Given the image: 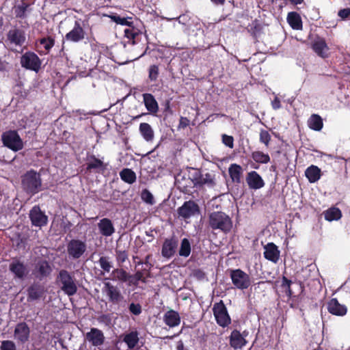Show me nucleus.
Returning a JSON list of instances; mask_svg holds the SVG:
<instances>
[{"instance_id": "f257e3e1", "label": "nucleus", "mask_w": 350, "mask_h": 350, "mask_svg": "<svg viewBox=\"0 0 350 350\" xmlns=\"http://www.w3.org/2000/svg\"><path fill=\"white\" fill-rule=\"evenodd\" d=\"M208 227L212 232L228 234L233 227L232 218L223 211H213L208 216Z\"/></svg>"}, {"instance_id": "f03ea898", "label": "nucleus", "mask_w": 350, "mask_h": 350, "mask_svg": "<svg viewBox=\"0 0 350 350\" xmlns=\"http://www.w3.org/2000/svg\"><path fill=\"white\" fill-rule=\"evenodd\" d=\"M103 291L107 297L109 302L114 306L116 314H121L126 311L127 301L116 286L110 282H105Z\"/></svg>"}, {"instance_id": "7ed1b4c3", "label": "nucleus", "mask_w": 350, "mask_h": 350, "mask_svg": "<svg viewBox=\"0 0 350 350\" xmlns=\"http://www.w3.org/2000/svg\"><path fill=\"white\" fill-rule=\"evenodd\" d=\"M21 187L30 196L42 191L41 175L34 170L27 171L21 176Z\"/></svg>"}, {"instance_id": "20e7f679", "label": "nucleus", "mask_w": 350, "mask_h": 350, "mask_svg": "<svg viewBox=\"0 0 350 350\" xmlns=\"http://www.w3.org/2000/svg\"><path fill=\"white\" fill-rule=\"evenodd\" d=\"M3 144L9 149L17 152L23 148V142L18 132L10 130L3 132L1 135Z\"/></svg>"}, {"instance_id": "39448f33", "label": "nucleus", "mask_w": 350, "mask_h": 350, "mask_svg": "<svg viewBox=\"0 0 350 350\" xmlns=\"http://www.w3.org/2000/svg\"><path fill=\"white\" fill-rule=\"evenodd\" d=\"M230 278L236 288L245 290L251 286L250 276L241 269H230Z\"/></svg>"}, {"instance_id": "423d86ee", "label": "nucleus", "mask_w": 350, "mask_h": 350, "mask_svg": "<svg viewBox=\"0 0 350 350\" xmlns=\"http://www.w3.org/2000/svg\"><path fill=\"white\" fill-rule=\"evenodd\" d=\"M191 177L196 188H202L205 185L212 187L215 185L213 174L208 172L202 174V171L197 168H192Z\"/></svg>"}, {"instance_id": "0eeeda50", "label": "nucleus", "mask_w": 350, "mask_h": 350, "mask_svg": "<svg viewBox=\"0 0 350 350\" xmlns=\"http://www.w3.org/2000/svg\"><path fill=\"white\" fill-rule=\"evenodd\" d=\"M21 65L23 68L38 72L41 68L42 61L40 57L32 51H27L21 57Z\"/></svg>"}, {"instance_id": "6e6552de", "label": "nucleus", "mask_w": 350, "mask_h": 350, "mask_svg": "<svg viewBox=\"0 0 350 350\" xmlns=\"http://www.w3.org/2000/svg\"><path fill=\"white\" fill-rule=\"evenodd\" d=\"M58 279L62 284L61 289L68 296L74 295L77 291V286L70 273L64 269L59 272Z\"/></svg>"}, {"instance_id": "1a4fd4ad", "label": "nucleus", "mask_w": 350, "mask_h": 350, "mask_svg": "<svg viewBox=\"0 0 350 350\" xmlns=\"http://www.w3.org/2000/svg\"><path fill=\"white\" fill-rule=\"evenodd\" d=\"M213 312L215 321L219 326L226 327L230 324L231 319L223 301L221 300L219 302L214 304Z\"/></svg>"}, {"instance_id": "9d476101", "label": "nucleus", "mask_w": 350, "mask_h": 350, "mask_svg": "<svg viewBox=\"0 0 350 350\" xmlns=\"http://www.w3.org/2000/svg\"><path fill=\"white\" fill-rule=\"evenodd\" d=\"M175 185L181 192L186 194L192 193L195 185L191 177V171L188 174L182 172L178 173L175 176Z\"/></svg>"}, {"instance_id": "9b49d317", "label": "nucleus", "mask_w": 350, "mask_h": 350, "mask_svg": "<svg viewBox=\"0 0 350 350\" xmlns=\"http://www.w3.org/2000/svg\"><path fill=\"white\" fill-rule=\"evenodd\" d=\"M9 271L12 273L14 279L24 280L29 275V270L24 261L18 258H12L9 265Z\"/></svg>"}, {"instance_id": "f8f14e48", "label": "nucleus", "mask_w": 350, "mask_h": 350, "mask_svg": "<svg viewBox=\"0 0 350 350\" xmlns=\"http://www.w3.org/2000/svg\"><path fill=\"white\" fill-rule=\"evenodd\" d=\"M83 27V21L81 19L76 20L72 29L65 35V40L74 43L82 41L86 35Z\"/></svg>"}, {"instance_id": "ddd939ff", "label": "nucleus", "mask_w": 350, "mask_h": 350, "mask_svg": "<svg viewBox=\"0 0 350 350\" xmlns=\"http://www.w3.org/2000/svg\"><path fill=\"white\" fill-rule=\"evenodd\" d=\"M27 299L28 302L38 301L44 298L46 289L44 285L39 282H33L27 288Z\"/></svg>"}, {"instance_id": "4468645a", "label": "nucleus", "mask_w": 350, "mask_h": 350, "mask_svg": "<svg viewBox=\"0 0 350 350\" xmlns=\"http://www.w3.org/2000/svg\"><path fill=\"white\" fill-rule=\"evenodd\" d=\"M87 249L84 241L79 239H72L67 245V252L70 257L74 259L81 258Z\"/></svg>"}, {"instance_id": "2eb2a0df", "label": "nucleus", "mask_w": 350, "mask_h": 350, "mask_svg": "<svg viewBox=\"0 0 350 350\" xmlns=\"http://www.w3.org/2000/svg\"><path fill=\"white\" fill-rule=\"evenodd\" d=\"M52 271V267L49 261L40 259L35 264L33 274L36 278L41 281L50 276Z\"/></svg>"}, {"instance_id": "dca6fc26", "label": "nucleus", "mask_w": 350, "mask_h": 350, "mask_svg": "<svg viewBox=\"0 0 350 350\" xmlns=\"http://www.w3.org/2000/svg\"><path fill=\"white\" fill-rule=\"evenodd\" d=\"M178 245V239L175 236L167 238L163 243L161 255L163 258L170 259L173 257Z\"/></svg>"}, {"instance_id": "f3484780", "label": "nucleus", "mask_w": 350, "mask_h": 350, "mask_svg": "<svg viewBox=\"0 0 350 350\" xmlns=\"http://www.w3.org/2000/svg\"><path fill=\"white\" fill-rule=\"evenodd\" d=\"M29 219L33 226L40 228L46 226L48 222V217L38 205L33 206L30 210Z\"/></svg>"}, {"instance_id": "a211bd4d", "label": "nucleus", "mask_w": 350, "mask_h": 350, "mask_svg": "<svg viewBox=\"0 0 350 350\" xmlns=\"http://www.w3.org/2000/svg\"><path fill=\"white\" fill-rule=\"evenodd\" d=\"M14 337L18 343L23 345L29 340L30 328L25 322H20L16 325Z\"/></svg>"}, {"instance_id": "6ab92c4d", "label": "nucleus", "mask_w": 350, "mask_h": 350, "mask_svg": "<svg viewBox=\"0 0 350 350\" xmlns=\"http://www.w3.org/2000/svg\"><path fill=\"white\" fill-rule=\"evenodd\" d=\"M178 216L183 219H189L200 212L197 203L193 200L186 201L177 210Z\"/></svg>"}, {"instance_id": "aec40b11", "label": "nucleus", "mask_w": 350, "mask_h": 350, "mask_svg": "<svg viewBox=\"0 0 350 350\" xmlns=\"http://www.w3.org/2000/svg\"><path fill=\"white\" fill-rule=\"evenodd\" d=\"M86 161V170L88 172L100 173L107 169V165L102 160L96 158L94 154L88 155Z\"/></svg>"}, {"instance_id": "412c9836", "label": "nucleus", "mask_w": 350, "mask_h": 350, "mask_svg": "<svg viewBox=\"0 0 350 350\" xmlns=\"http://www.w3.org/2000/svg\"><path fill=\"white\" fill-rule=\"evenodd\" d=\"M85 340H88L92 346H101L105 342V336L103 332L95 327L90 329V331L85 334Z\"/></svg>"}, {"instance_id": "4be33fe9", "label": "nucleus", "mask_w": 350, "mask_h": 350, "mask_svg": "<svg viewBox=\"0 0 350 350\" xmlns=\"http://www.w3.org/2000/svg\"><path fill=\"white\" fill-rule=\"evenodd\" d=\"M8 40L11 44L21 46L26 40L25 33L19 28L10 29L7 34Z\"/></svg>"}, {"instance_id": "5701e85b", "label": "nucleus", "mask_w": 350, "mask_h": 350, "mask_svg": "<svg viewBox=\"0 0 350 350\" xmlns=\"http://www.w3.org/2000/svg\"><path fill=\"white\" fill-rule=\"evenodd\" d=\"M328 312L336 316H345L347 312V308L345 305L340 304L336 298L331 299L327 306Z\"/></svg>"}, {"instance_id": "b1692460", "label": "nucleus", "mask_w": 350, "mask_h": 350, "mask_svg": "<svg viewBox=\"0 0 350 350\" xmlns=\"http://www.w3.org/2000/svg\"><path fill=\"white\" fill-rule=\"evenodd\" d=\"M246 182L248 187L252 189H258L265 186L263 179L256 171H252L247 173Z\"/></svg>"}, {"instance_id": "393cba45", "label": "nucleus", "mask_w": 350, "mask_h": 350, "mask_svg": "<svg viewBox=\"0 0 350 350\" xmlns=\"http://www.w3.org/2000/svg\"><path fill=\"white\" fill-rule=\"evenodd\" d=\"M264 257L274 263H276L280 258V252L278 246L273 243H268L264 246Z\"/></svg>"}, {"instance_id": "a878e982", "label": "nucleus", "mask_w": 350, "mask_h": 350, "mask_svg": "<svg viewBox=\"0 0 350 350\" xmlns=\"http://www.w3.org/2000/svg\"><path fill=\"white\" fill-rule=\"evenodd\" d=\"M312 49L317 55L322 58L328 57L329 47L324 38H318L312 43Z\"/></svg>"}, {"instance_id": "bb28decb", "label": "nucleus", "mask_w": 350, "mask_h": 350, "mask_svg": "<svg viewBox=\"0 0 350 350\" xmlns=\"http://www.w3.org/2000/svg\"><path fill=\"white\" fill-rule=\"evenodd\" d=\"M100 234L104 237H110L115 232V228L111 219H101L97 224Z\"/></svg>"}, {"instance_id": "cd10ccee", "label": "nucleus", "mask_w": 350, "mask_h": 350, "mask_svg": "<svg viewBox=\"0 0 350 350\" xmlns=\"http://www.w3.org/2000/svg\"><path fill=\"white\" fill-rule=\"evenodd\" d=\"M143 100L146 109L150 113L155 115L159 111V105L152 94H143Z\"/></svg>"}, {"instance_id": "c85d7f7f", "label": "nucleus", "mask_w": 350, "mask_h": 350, "mask_svg": "<svg viewBox=\"0 0 350 350\" xmlns=\"http://www.w3.org/2000/svg\"><path fill=\"white\" fill-rule=\"evenodd\" d=\"M247 343V340L237 329H234L230 336V345L234 349H241Z\"/></svg>"}, {"instance_id": "c756f323", "label": "nucleus", "mask_w": 350, "mask_h": 350, "mask_svg": "<svg viewBox=\"0 0 350 350\" xmlns=\"http://www.w3.org/2000/svg\"><path fill=\"white\" fill-rule=\"evenodd\" d=\"M305 176L310 183H317L322 176L321 170L317 165H311L305 170Z\"/></svg>"}, {"instance_id": "7c9ffc66", "label": "nucleus", "mask_w": 350, "mask_h": 350, "mask_svg": "<svg viewBox=\"0 0 350 350\" xmlns=\"http://www.w3.org/2000/svg\"><path fill=\"white\" fill-rule=\"evenodd\" d=\"M163 321L167 325L174 327L180 323V317L178 312L170 310L165 313Z\"/></svg>"}, {"instance_id": "2f4dec72", "label": "nucleus", "mask_w": 350, "mask_h": 350, "mask_svg": "<svg viewBox=\"0 0 350 350\" xmlns=\"http://www.w3.org/2000/svg\"><path fill=\"white\" fill-rule=\"evenodd\" d=\"M142 35V31L137 27L133 25L126 28L124 30V36L128 39V42L131 44H135L138 40L139 37Z\"/></svg>"}, {"instance_id": "473e14b6", "label": "nucleus", "mask_w": 350, "mask_h": 350, "mask_svg": "<svg viewBox=\"0 0 350 350\" xmlns=\"http://www.w3.org/2000/svg\"><path fill=\"white\" fill-rule=\"evenodd\" d=\"M228 173L232 181L234 183H240L243 174V169L241 165L232 163L228 168Z\"/></svg>"}, {"instance_id": "72a5a7b5", "label": "nucleus", "mask_w": 350, "mask_h": 350, "mask_svg": "<svg viewBox=\"0 0 350 350\" xmlns=\"http://www.w3.org/2000/svg\"><path fill=\"white\" fill-rule=\"evenodd\" d=\"M287 21L292 29L295 30L302 29V21L298 13L295 12H289L287 16Z\"/></svg>"}, {"instance_id": "f704fd0d", "label": "nucleus", "mask_w": 350, "mask_h": 350, "mask_svg": "<svg viewBox=\"0 0 350 350\" xmlns=\"http://www.w3.org/2000/svg\"><path fill=\"white\" fill-rule=\"evenodd\" d=\"M308 127L315 131H320L323 127V121L319 114H312L307 122Z\"/></svg>"}, {"instance_id": "c9c22d12", "label": "nucleus", "mask_w": 350, "mask_h": 350, "mask_svg": "<svg viewBox=\"0 0 350 350\" xmlns=\"http://www.w3.org/2000/svg\"><path fill=\"white\" fill-rule=\"evenodd\" d=\"M55 42V37L53 36H47L38 39L36 44L43 46L44 51L40 52V54H47L54 46Z\"/></svg>"}, {"instance_id": "e433bc0d", "label": "nucleus", "mask_w": 350, "mask_h": 350, "mask_svg": "<svg viewBox=\"0 0 350 350\" xmlns=\"http://www.w3.org/2000/svg\"><path fill=\"white\" fill-rule=\"evenodd\" d=\"M122 337V341L126 344L130 349H134L139 342L138 332L137 331H132L124 334Z\"/></svg>"}, {"instance_id": "4c0bfd02", "label": "nucleus", "mask_w": 350, "mask_h": 350, "mask_svg": "<svg viewBox=\"0 0 350 350\" xmlns=\"http://www.w3.org/2000/svg\"><path fill=\"white\" fill-rule=\"evenodd\" d=\"M139 132L144 139L147 142H151L154 138V131L148 123L142 122L139 124Z\"/></svg>"}, {"instance_id": "58836bf2", "label": "nucleus", "mask_w": 350, "mask_h": 350, "mask_svg": "<svg viewBox=\"0 0 350 350\" xmlns=\"http://www.w3.org/2000/svg\"><path fill=\"white\" fill-rule=\"evenodd\" d=\"M324 217L327 221H332L338 220L342 217V212L340 208L332 206L323 212Z\"/></svg>"}, {"instance_id": "ea45409f", "label": "nucleus", "mask_w": 350, "mask_h": 350, "mask_svg": "<svg viewBox=\"0 0 350 350\" xmlns=\"http://www.w3.org/2000/svg\"><path fill=\"white\" fill-rule=\"evenodd\" d=\"M30 6V4L22 0L21 3L14 7V14L17 18L24 19L27 17V12Z\"/></svg>"}, {"instance_id": "a19ab883", "label": "nucleus", "mask_w": 350, "mask_h": 350, "mask_svg": "<svg viewBox=\"0 0 350 350\" xmlns=\"http://www.w3.org/2000/svg\"><path fill=\"white\" fill-rule=\"evenodd\" d=\"M120 176L121 179L128 183L133 184L136 181V174L134 171L129 168H124L120 172Z\"/></svg>"}, {"instance_id": "79ce46f5", "label": "nucleus", "mask_w": 350, "mask_h": 350, "mask_svg": "<svg viewBox=\"0 0 350 350\" xmlns=\"http://www.w3.org/2000/svg\"><path fill=\"white\" fill-rule=\"evenodd\" d=\"M251 157L258 163L267 164L270 161L269 155L260 150L252 152Z\"/></svg>"}, {"instance_id": "37998d69", "label": "nucleus", "mask_w": 350, "mask_h": 350, "mask_svg": "<svg viewBox=\"0 0 350 350\" xmlns=\"http://www.w3.org/2000/svg\"><path fill=\"white\" fill-rule=\"evenodd\" d=\"M191 251V243L188 239L184 238L181 240L178 254L180 256L187 258Z\"/></svg>"}, {"instance_id": "c03bdc74", "label": "nucleus", "mask_w": 350, "mask_h": 350, "mask_svg": "<svg viewBox=\"0 0 350 350\" xmlns=\"http://www.w3.org/2000/svg\"><path fill=\"white\" fill-rule=\"evenodd\" d=\"M111 20L116 23V24L121 25H126L129 27L133 25V22L132 21V17H121L119 15H113L111 16Z\"/></svg>"}, {"instance_id": "a18cd8bd", "label": "nucleus", "mask_w": 350, "mask_h": 350, "mask_svg": "<svg viewBox=\"0 0 350 350\" xmlns=\"http://www.w3.org/2000/svg\"><path fill=\"white\" fill-rule=\"evenodd\" d=\"M111 274L115 279L122 282H126L129 278V273L123 269H115Z\"/></svg>"}, {"instance_id": "49530a36", "label": "nucleus", "mask_w": 350, "mask_h": 350, "mask_svg": "<svg viewBox=\"0 0 350 350\" xmlns=\"http://www.w3.org/2000/svg\"><path fill=\"white\" fill-rule=\"evenodd\" d=\"M159 75V66L153 64L148 68V79L151 82H155Z\"/></svg>"}, {"instance_id": "de8ad7c7", "label": "nucleus", "mask_w": 350, "mask_h": 350, "mask_svg": "<svg viewBox=\"0 0 350 350\" xmlns=\"http://www.w3.org/2000/svg\"><path fill=\"white\" fill-rule=\"evenodd\" d=\"M100 268L105 272L109 273L112 267L109 256H101L98 260Z\"/></svg>"}, {"instance_id": "09e8293b", "label": "nucleus", "mask_w": 350, "mask_h": 350, "mask_svg": "<svg viewBox=\"0 0 350 350\" xmlns=\"http://www.w3.org/2000/svg\"><path fill=\"white\" fill-rule=\"evenodd\" d=\"M271 139V137L268 131L265 129L260 130L259 135V141L260 143L264 144L265 146L268 148L269 146Z\"/></svg>"}, {"instance_id": "8fccbe9b", "label": "nucleus", "mask_w": 350, "mask_h": 350, "mask_svg": "<svg viewBox=\"0 0 350 350\" xmlns=\"http://www.w3.org/2000/svg\"><path fill=\"white\" fill-rule=\"evenodd\" d=\"M129 312L135 316H139L142 312V307L139 303L131 302L128 306Z\"/></svg>"}, {"instance_id": "3c124183", "label": "nucleus", "mask_w": 350, "mask_h": 350, "mask_svg": "<svg viewBox=\"0 0 350 350\" xmlns=\"http://www.w3.org/2000/svg\"><path fill=\"white\" fill-rule=\"evenodd\" d=\"M141 198L142 200L146 202L147 204L152 205L154 203V200L152 194L147 189H144L142 191Z\"/></svg>"}, {"instance_id": "603ef678", "label": "nucleus", "mask_w": 350, "mask_h": 350, "mask_svg": "<svg viewBox=\"0 0 350 350\" xmlns=\"http://www.w3.org/2000/svg\"><path fill=\"white\" fill-rule=\"evenodd\" d=\"M128 252L126 250L116 249V258L120 265L128 259Z\"/></svg>"}, {"instance_id": "864d4df0", "label": "nucleus", "mask_w": 350, "mask_h": 350, "mask_svg": "<svg viewBox=\"0 0 350 350\" xmlns=\"http://www.w3.org/2000/svg\"><path fill=\"white\" fill-rule=\"evenodd\" d=\"M0 350H16V345L12 340H3L0 346Z\"/></svg>"}, {"instance_id": "5fc2aeb1", "label": "nucleus", "mask_w": 350, "mask_h": 350, "mask_svg": "<svg viewBox=\"0 0 350 350\" xmlns=\"http://www.w3.org/2000/svg\"><path fill=\"white\" fill-rule=\"evenodd\" d=\"M144 271H146V269H144L143 270H138L134 275H129V278L136 279V281H141L143 283H146V278L144 274Z\"/></svg>"}, {"instance_id": "6e6d98bb", "label": "nucleus", "mask_w": 350, "mask_h": 350, "mask_svg": "<svg viewBox=\"0 0 350 350\" xmlns=\"http://www.w3.org/2000/svg\"><path fill=\"white\" fill-rule=\"evenodd\" d=\"M221 138L223 144L226 146L229 147L230 148H232L234 147V138L232 136L223 134Z\"/></svg>"}, {"instance_id": "4d7b16f0", "label": "nucleus", "mask_w": 350, "mask_h": 350, "mask_svg": "<svg viewBox=\"0 0 350 350\" xmlns=\"http://www.w3.org/2000/svg\"><path fill=\"white\" fill-rule=\"evenodd\" d=\"M338 16L342 20L347 19L350 17V8L341 9L338 12Z\"/></svg>"}, {"instance_id": "13d9d810", "label": "nucleus", "mask_w": 350, "mask_h": 350, "mask_svg": "<svg viewBox=\"0 0 350 350\" xmlns=\"http://www.w3.org/2000/svg\"><path fill=\"white\" fill-rule=\"evenodd\" d=\"M10 64L5 60H2L1 58H0V72H7L10 70Z\"/></svg>"}, {"instance_id": "bf43d9fd", "label": "nucleus", "mask_w": 350, "mask_h": 350, "mask_svg": "<svg viewBox=\"0 0 350 350\" xmlns=\"http://www.w3.org/2000/svg\"><path fill=\"white\" fill-rule=\"evenodd\" d=\"M189 120L186 117H180L178 129H185L189 124Z\"/></svg>"}, {"instance_id": "052dcab7", "label": "nucleus", "mask_w": 350, "mask_h": 350, "mask_svg": "<svg viewBox=\"0 0 350 350\" xmlns=\"http://www.w3.org/2000/svg\"><path fill=\"white\" fill-rule=\"evenodd\" d=\"M271 105H272V107L274 109H280L281 107L280 100L278 97H275V98L273 99V100L271 103Z\"/></svg>"}, {"instance_id": "680f3d73", "label": "nucleus", "mask_w": 350, "mask_h": 350, "mask_svg": "<svg viewBox=\"0 0 350 350\" xmlns=\"http://www.w3.org/2000/svg\"><path fill=\"white\" fill-rule=\"evenodd\" d=\"M291 280L284 276L282 278V286L283 288L289 287V286L291 285Z\"/></svg>"}, {"instance_id": "e2e57ef3", "label": "nucleus", "mask_w": 350, "mask_h": 350, "mask_svg": "<svg viewBox=\"0 0 350 350\" xmlns=\"http://www.w3.org/2000/svg\"><path fill=\"white\" fill-rule=\"evenodd\" d=\"M152 257V254H148L146 257H145V259L144 261V264H145L146 265L148 266L149 269H151V267H152V265L149 262L150 261V259Z\"/></svg>"}, {"instance_id": "0e129e2a", "label": "nucleus", "mask_w": 350, "mask_h": 350, "mask_svg": "<svg viewBox=\"0 0 350 350\" xmlns=\"http://www.w3.org/2000/svg\"><path fill=\"white\" fill-rule=\"evenodd\" d=\"M176 350H189V349L185 348L184 343L182 340H179L177 342Z\"/></svg>"}, {"instance_id": "69168bd1", "label": "nucleus", "mask_w": 350, "mask_h": 350, "mask_svg": "<svg viewBox=\"0 0 350 350\" xmlns=\"http://www.w3.org/2000/svg\"><path fill=\"white\" fill-rule=\"evenodd\" d=\"M211 2L217 5H223L225 3L226 0H211Z\"/></svg>"}, {"instance_id": "338daca9", "label": "nucleus", "mask_w": 350, "mask_h": 350, "mask_svg": "<svg viewBox=\"0 0 350 350\" xmlns=\"http://www.w3.org/2000/svg\"><path fill=\"white\" fill-rule=\"evenodd\" d=\"M204 273H203V271H202L200 269H198L194 272V275L196 276L197 278H202V276H204Z\"/></svg>"}, {"instance_id": "774afa93", "label": "nucleus", "mask_w": 350, "mask_h": 350, "mask_svg": "<svg viewBox=\"0 0 350 350\" xmlns=\"http://www.w3.org/2000/svg\"><path fill=\"white\" fill-rule=\"evenodd\" d=\"M285 288H286L285 292H286V295L288 297H291L293 295V291L291 288V286H289V287H286Z\"/></svg>"}]
</instances>
